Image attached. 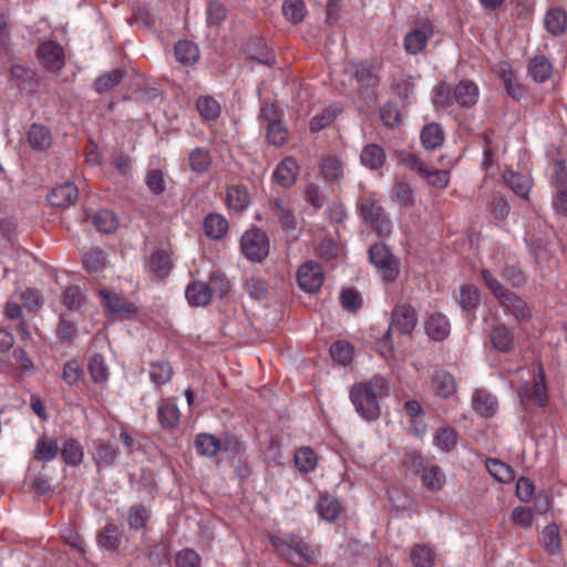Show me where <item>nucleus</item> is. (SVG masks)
<instances>
[{"mask_svg": "<svg viewBox=\"0 0 567 567\" xmlns=\"http://www.w3.org/2000/svg\"><path fill=\"white\" fill-rule=\"evenodd\" d=\"M421 143L426 150H435L442 145L444 133L442 127L436 123L427 124L421 131Z\"/></svg>", "mask_w": 567, "mask_h": 567, "instance_id": "c9c22d12", "label": "nucleus"}, {"mask_svg": "<svg viewBox=\"0 0 567 567\" xmlns=\"http://www.w3.org/2000/svg\"><path fill=\"white\" fill-rule=\"evenodd\" d=\"M299 287L309 293L316 292L323 282V272L319 264L307 261L301 265L297 272Z\"/></svg>", "mask_w": 567, "mask_h": 567, "instance_id": "6e6552de", "label": "nucleus"}, {"mask_svg": "<svg viewBox=\"0 0 567 567\" xmlns=\"http://www.w3.org/2000/svg\"><path fill=\"white\" fill-rule=\"evenodd\" d=\"M457 434L452 427H443L437 431L434 440L436 444L445 451H450L456 444Z\"/></svg>", "mask_w": 567, "mask_h": 567, "instance_id": "338daca9", "label": "nucleus"}, {"mask_svg": "<svg viewBox=\"0 0 567 567\" xmlns=\"http://www.w3.org/2000/svg\"><path fill=\"white\" fill-rule=\"evenodd\" d=\"M120 528L114 523H107L99 533L96 542L101 548L114 551L120 545Z\"/></svg>", "mask_w": 567, "mask_h": 567, "instance_id": "7c9ffc66", "label": "nucleus"}, {"mask_svg": "<svg viewBox=\"0 0 567 567\" xmlns=\"http://www.w3.org/2000/svg\"><path fill=\"white\" fill-rule=\"evenodd\" d=\"M61 455L66 464L75 466L82 462L83 451L76 440L69 439L62 446Z\"/></svg>", "mask_w": 567, "mask_h": 567, "instance_id": "864d4df0", "label": "nucleus"}, {"mask_svg": "<svg viewBox=\"0 0 567 567\" xmlns=\"http://www.w3.org/2000/svg\"><path fill=\"white\" fill-rule=\"evenodd\" d=\"M38 55L50 71H58L64 64L62 48L54 42L42 43L38 49Z\"/></svg>", "mask_w": 567, "mask_h": 567, "instance_id": "1a4fd4ad", "label": "nucleus"}, {"mask_svg": "<svg viewBox=\"0 0 567 567\" xmlns=\"http://www.w3.org/2000/svg\"><path fill=\"white\" fill-rule=\"evenodd\" d=\"M416 322V312L410 305H398L392 312V319L386 331V338H390L394 330H398L401 334H411Z\"/></svg>", "mask_w": 567, "mask_h": 567, "instance_id": "423d86ee", "label": "nucleus"}, {"mask_svg": "<svg viewBox=\"0 0 567 567\" xmlns=\"http://www.w3.org/2000/svg\"><path fill=\"white\" fill-rule=\"evenodd\" d=\"M339 109L337 106H331L322 110L319 114L315 115L309 124V127L312 132H319L326 127H328L336 118Z\"/></svg>", "mask_w": 567, "mask_h": 567, "instance_id": "6e6d98bb", "label": "nucleus"}, {"mask_svg": "<svg viewBox=\"0 0 567 567\" xmlns=\"http://www.w3.org/2000/svg\"><path fill=\"white\" fill-rule=\"evenodd\" d=\"M92 224L97 231L111 234L117 228V218L113 212L102 209L93 215Z\"/></svg>", "mask_w": 567, "mask_h": 567, "instance_id": "58836bf2", "label": "nucleus"}, {"mask_svg": "<svg viewBox=\"0 0 567 567\" xmlns=\"http://www.w3.org/2000/svg\"><path fill=\"white\" fill-rule=\"evenodd\" d=\"M425 330L433 340H444L450 333V323L442 313H433L425 322Z\"/></svg>", "mask_w": 567, "mask_h": 567, "instance_id": "4be33fe9", "label": "nucleus"}, {"mask_svg": "<svg viewBox=\"0 0 567 567\" xmlns=\"http://www.w3.org/2000/svg\"><path fill=\"white\" fill-rule=\"evenodd\" d=\"M421 480L431 491H439L445 482V475L437 465H432L422 471Z\"/></svg>", "mask_w": 567, "mask_h": 567, "instance_id": "a18cd8bd", "label": "nucleus"}, {"mask_svg": "<svg viewBox=\"0 0 567 567\" xmlns=\"http://www.w3.org/2000/svg\"><path fill=\"white\" fill-rule=\"evenodd\" d=\"M472 405L475 412L484 417H489L496 412V400L485 390H476L473 393Z\"/></svg>", "mask_w": 567, "mask_h": 567, "instance_id": "6ab92c4d", "label": "nucleus"}, {"mask_svg": "<svg viewBox=\"0 0 567 567\" xmlns=\"http://www.w3.org/2000/svg\"><path fill=\"white\" fill-rule=\"evenodd\" d=\"M298 166L293 158H285L274 172L275 181L282 187L291 186L297 177Z\"/></svg>", "mask_w": 567, "mask_h": 567, "instance_id": "5701e85b", "label": "nucleus"}, {"mask_svg": "<svg viewBox=\"0 0 567 567\" xmlns=\"http://www.w3.org/2000/svg\"><path fill=\"white\" fill-rule=\"evenodd\" d=\"M207 286L212 297L214 293L225 296L230 287L228 279L220 271H214L210 275Z\"/></svg>", "mask_w": 567, "mask_h": 567, "instance_id": "0e129e2a", "label": "nucleus"}, {"mask_svg": "<svg viewBox=\"0 0 567 567\" xmlns=\"http://www.w3.org/2000/svg\"><path fill=\"white\" fill-rule=\"evenodd\" d=\"M196 107L205 121H215L220 115L219 103L208 95L198 97Z\"/></svg>", "mask_w": 567, "mask_h": 567, "instance_id": "c03bdc74", "label": "nucleus"}, {"mask_svg": "<svg viewBox=\"0 0 567 567\" xmlns=\"http://www.w3.org/2000/svg\"><path fill=\"white\" fill-rule=\"evenodd\" d=\"M151 518V512L147 507L136 504L130 507L127 513V524L131 530H143L146 528Z\"/></svg>", "mask_w": 567, "mask_h": 567, "instance_id": "f704fd0d", "label": "nucleus"}, {"mask_svg": "<svg viewBox=\"0 0 567 567\" xmlns=\"http://www.w3.org/2000/svg\"><path fill=\"white\" fill-rule=\"evenodd\" d=\"M210 152L205 147H196L188 155L189 168L197 174H204L212 165Z\"/></svg>", "mask_w": 567, "mask_h": 567, "instance_id": "2f4dec72", "label": "nucleus"}, {"mask_svg": "<svg viewBox=\"0 0 567 567\" xmlns=\"http://www.w3.org/2000/svg\"><path fill=\"white\" fill-rule=\"evenodd\" d=\"M175 56L184 65H192L199 59L197 45L188 40H181L175 44Z\"/></svg>", "mask_w": 567, "mask_h": 567, "instance_id": "473e14b6", "label": "nucleus"}, {"mask_svg": "<svg viewBox=\"0 0 567 567\" xmlns=\"http://www.w3.org/2000/svg\"><path fill=\"white\" fill-rule=\"evenodd\" d=\"M358 207L364 221L370 224L380 236H386L391 233L392 224L390 219L383 208L373 199L362 197L358 202Z\"/></svg>", "mask_w": 567, "mask_h": 567, "instance_id": "7ed1b4c3", "label": "nucleus"}, {"mask_svg": "<svg viewBox=\"0 0 567 567\" xmlns=\"http://www.w3.org/2000/svg\"><path fill=\"white\" fill-rule=\"evenodd\" d=\"M82 261L89 274L99 276L106 266V254L100 248H94L83 255Z\"/></svg>", "mask_w": 567, "mask_h": 567, "instance_id": "c85d7f7f", "label": "nucleus"}, {"mask_svg": "<svg viewBox=\"0 0 567 567\" xmlns=\"http://www.w3.org/2000/svg\"><path fill=\"white\" fill-rule=\"evenodd\" d=\"M295 464L303 473H309L317 465V456L310 447H301L296 452Z\"/></svg>", "mask_w": 567, "mask_h": 567, "instance_id": "5fc2aeb1", "label": "nucleus"}, {"mask_svg": "<svg viewBox=\"0 0 567 567\" xmlns=\"http://www.w3.org/2000/svg\"><path fill=\"white\" fill-rule=\"evenodd\" d=\"M432 390L442 398L452 395L456 390L453 375L446 371H437L432 377Z\"/></svg>", "mask_w": 567, "mask_h": 567, "instance_id": "b1692460", "label": "nucleus"}, {"mask_svg": "<svg viewBox=\"0 0 567 567\" xmlns=\"http://www.w3.org/2000/svg\"><path fill=\"white\" fill-rule=\"evenodd\" d=\"M148 267L158 278L166 277L171 270L168 254L164 250H156L151 257Z\"/></svg>", "mask_w": 567, "mask_h": 567, "instance_id": "3c124183", "label": "nucleus"}, {"mask_svg": "<svg viewBox=\"0 0 567 567\" xmlns=\"http://www.w3.org/2000/svg\"><path fill=\"white\" fill-rule=\"evenodd\" d=\"M145 184L153 195H162L166 189L164 173L161 169H151L146 173Z\"/></svg>", "mask_w": 567, "mask_h": 567, "instance_id": "bf43d9fd", "label": "nucleus"}, {"mask_svg": "<svg viewBox=\"0 0 567 567\" xmlns=\"http://www.w3.org/2000/svg\"><path fill=\"white\" fill-rule=\"evenodd\" d=\"M62 303L71 311H81L85 305L86 295L82 287L74 285L64 289L62 296Z\"/></svg>", "mask_w": 567, "mask_h": 567, "instance_id": "c756f323", "label": "nucleus"}, {"mask_svg": "<svg viewBox=\"0 0 567 567\" xmlns=\"http://www.w3.org/2000/svg\"><path fill=\"white\" fill-rule=\"evenodd\" d=\"M546 30L553 35H561L567 29V13L560 8L549 10L545 16Z\"/></svg>", "mask_w": 567, "mask_h": 567, "instance_id": "393cba45", "label": "nucleus"}, {"mask_svg": "<svg viewBox=\"0 0 567 567\" xmlns=\"http://www.w3.org/2000/svg\"><path fill=\"white\" fill-rule=\"evenodd\" d=\"M354 78L363 89L362 95L367 100V104L373 105L375 103V96L371 89L378 83V78L367 65L358 66L354 72Z\"/></svg>", "mask_w": 567, "mask_h": 567, "instance_id": "2eb2a0df", "label": "nucleus"}, {"mask_svg": "<svg viewBox=\"0 0 567 567\" xmlns=\"http://www.w3.org/2000/svg\"><path fill=\"white\" fill-rule=\"evenodd\" d=\"M330 354L333 360L346 365L351 361L352 347L347 341H342V340L336 341L330 348Z\"/></svg>", "mask_w": 567, "mask_h": 567, "instance_id": "052dcab7", "label": "nucleus"}, {"mask_svg": "<svg viewBox=\"0 0 567 567\" xmlns=\"http://www.w3.org/2000/svg\"><path fill=\"white\" fill-rule=\"evenodd\" d=\"M369 259L382 272L383 279L393 281L398 276L399 262L386 245L382 243L372 245L369 249Z\"/></svg>", "mask_w": 567, "mask_h": 567, "instance_id": "39448f33", "label": "nucleus"}, {"mask_svg": "<svg viewBox=\"0 0 567 567\" xmlns=\"http://www.w3.org/2000/svg\"><path fill=\"white\" fill-rule=\"evenodd\" d=\"M380 117L383 124L390 128L396 127L401 121L400 112L392 103H386L380 109Z\"/></svg>", "mask_w": 567, "mask_h": 567, "instance_id": "69168bd1", "label": "nucleus"}, {"mask_svg": "<svg viewBox=\"0 0 567 567\" xmlns=\"http://www.w3.org/2000/svg\"><path fill=\"white\" fill-rule=\"evenodd\" d=\"M411 561L415 567H432L434 553L427 545L417 544L411 551Z\"/></svg>", "mask_w": 567, "mask_h": 567, "instance_id": "603ef678", "label": "nucleus"}, {"mask_svg": "<svg viewBox=\"0 0 567 567\" xmlns=\"http://www.w3.org/2000/svg\"><path fill=\"white\" fill-rule=\"evenodd\" d=\"M89 371L95 383H103L109 379V367L106 365L104 358L99 353H95L90 358Z\"/></svg>", "mask_w": 567, "mask_h": 567, "instance_id": "de8ad7c7", "label": "nucleus"}, {"mask_svg": "<svg viewBox=\"0 0 567 567\" xmlns=\"http://www.w3.org/2000/svg\"><path fill=\"white\" fill-rule=\"evenodd\" d=\"M538 379L535 380L533 386L525 384L524 388L518 390V394L522 401L529 400L537 403L538 405H545L547 401V391L543 368H538Z\"/></svg>", "mask_w": 567, "mask_h": 567, "instance_id": "f8f14e48", "label": "nucleus"}, {"mask_svg": "<svg viewBox=\"0 0 567 567\" xmlns=\"http://www.w3.org/2000/svg\"><path fill=\"white\" fill-rule=\"evenodd\" d=\"M175 564L177 567H199L200 557L193 549H184L176 555Z\"/></svg>", "mask_w": 567, "mask_h": 567, "instance_id": "774afa93", "label": "nucleus"}, {"mask_svg": "<svg viewBox=\"0 0 567 567\" xmlns=\"http://www.w3.org/2000/svg\"><path fill=\"white\" fill-rule=\"evenodd\" d=\"M100 296L105 308L112 313L128 316L136 310L134 303L128 302L122 295L100 290Z\"/></svg>", "mask_w": 567, "mask_h": 567, "instance_id": "9b49d317", "label": "nucleus"}, {"mask_svg": "<svg viewBox=\"0 0 567 567\" xmlns=\"http://www.w3.org/2000/svg\"><path fill=\"white\" fill-rule=\"evenodd\" d=\"M433 34V27L426 20H417L404 38V49L409 54L415 55L426 47L427 39Z\"/></svg>", "mask_w": 567, "mask_h": 567, "instance_id": "0eeeda50", "label": "nucleus"}, {"mask_svg": "<svg viewBox=\"0 0 567 567\" xmlns=\"http://www.w3.org/2000/svg\"><path fill=\"white\" fill-rule=\"evenodd\" d=\"M157 419L163 429L172 430L179 422V411L172 402H163L157 410Z\"/></svg>", "mask_w": 567, "mask_h": 567, "instance_id": "e433bc0d", "label": "nucleus"}, {"mask_svg": "<svg viewBox=\"0 0 567 567\" xmlns=\"http://www.w3.org/2000/svg\"><path fill=\"white\" fill-rule=\"evenodd\" d=\"M240 249L247 259L251 261H261L269 252L267 235L258 228L247 230L241 236Z\"/></svg>", "mask_w": 567, "mask_h": 567, "instance_id": "20e7f679", "label": "nucleus"}, {"mask_svg": "<svg viewBox=\"0 0 567 567\" xmlns=\"http://www.w3.org/2000/svg\"><path fill=\"white\" fill-rule=\"evenodd\" d=\"M497 299L502 306L518 321H523L529 318L530 313L525 301L509 290H506L505 293H503V296Z\"/></svg>", "mask_w": 567, "mask_h": 567, "instance_id": "4468645a", "label": "nucleus"}, {"mask_svg": "<svg viewBox=\"0 0 567 567\" xmlns=\"http://www.w3.org/2000/svg\"><path fill=\"white\" fill-rule=\"evenodd\" d=\"M47 198L52 206L64 208L75 203L78 188L72 183H64L54 187Z\"/></svg>", "mask_w": 567, "mask_h": 567, "instance_id": "9d476101", "label": "nucleus"}, {"mask_svg": "<svg viewBox=\"0 0 567 567\" xmlns=\"http://www.w3.org/2000/svg\"><path fill=\"white\" fill-rule=\"evenodd\" d=\"M491 342L497 351L509 352L515 342L514 333L504 323H499L491 331Z\"/></svg>", "mask_w": 567, "mask_h": 567, "instance_id": "a211bd4d", "label": "nucleus"}, {"mask_svg": "<svg viewBox=\"0 0 567 567\" xmlns=\"http://www.w3.org/2000/svg\"><path fill=\"white\" fill-rule=\"evenodd\" d=\"M499 78L503 81L507 94L514 100L519 101L524 95V89L516 81L513 72L508 68L502 66L499 70Z\"/></svg>", "mask_w": 567, "mask_h": 567, "instance_id": "8fccbe9b", "label": "nucleus"}, {"mask_svg": "<svg viewBox=\"0 0 567 567\" xmlns=\"http://www.w3.org/2000/svg\"><path fill=\"white\" fill-rule=\"evenodd\" d=\"M317 512L323 519L331 522L340 514V503L331 495H322L317 502Z\"/></svg>", "mask_w": 567, "mask_h": 567, "instance_id": "4c0bfd02", "label": "nucleus"}, {"mask_svg": "<svg viewBox=\"0 0 567 567\" xmlns=\"http://www.w3.org/2000/svg\"><path fill=\"white\" fill-rule=\"evenodd\" d=\"M274 212L287 235L297 238V219L288 205L284 200L277 199L274 204Z\"/></svg>", "mask_w": 567, "mask_h": 567, "instance_id": "ddd939ff", "label": "nucleus"}, {"mask_svg": "<svg viewBox=\"0 0 567 567\" xmlns=\"http://www.w3.org/2000/svg\"><path fill=\"white\" fill-rule=\"evenodd\" d=\"M59 447L54 440L49 437H41L37 442L34 450V457L41 462H49L58 454Z\"/></svg>", "mask_w": 567, "mask_h": 567, "instance_id": "49530a36", "label": "nucleus"}, {"mask_svg": "<svg viewBox=\"0 0 567 567\" xmlns=\"http://www.w3.org/2000/svg\"><path fill=\"white\" fill-rule=\"evenodd\" d=\"M389 382L382 375H374L365 382H357L351 386L350 400L358 414L374 421L381 414L379 401L389 395Z\"/></svg>", "mask_w": 567, "mask_h": 567, "instance_id": "f257e3e1", "label": "nucleus"}, {"mask_svg": "<svg viewBox=\"0 0 567 567\" xmlns=\"http://www.w3.org/2000/svg\"><path fill=\"white\" fill-rule=\"evenodd\" d=\"M504 181L507 186L519 197L526 198L529 192V182L527 177L517 174L513 171H507L504 173Z\"/></svg>", "mask_w": 567, "mask_h": 567, "instance_id": "37998d69", "label": "nucleus"}, {"mask_svg": "<svg viewBox=\"0 0 567 567\" xmlns=\"http://www.w3.org/2000/svg\"><path fill=\"white\" fill-rule=\"evenodd\" d=\"M194 445L196 452L206 457H213L221 450L220 441L216 436L207 433L197 434Z\"/></svg>", "mask_w": 567, "mask_h": 567, "instance_id": "a878e982", "label": "nucleus"}, {"mask_svg": "<svg viewBox=\"0 0 567 567\" xmlns=\"http://www.w3.org/2000/svg\"><path fill=\"white\" fill-rule=\"evenodd\" d=\"M124 76L125 72L120 69L106 72L94 81V90L100 94L109 92L118 85Z\"/></svg>", "mask_w": 567, "mask_h": 567, "instance_id": "ea45409f", "label": "nucleus"}, {"mask_svg": "<svg viewBox=\"0 0 567 567\" xmlns=\"http://www.w3.org/2000/svg\"><path fill=\"white\" fill-rule=\"evenodd\" d=\"M486 468L498 482L508 483L515 478L514 470L499 460L488 458L486 461Z\"/></svg>", "mask_w": 567, "mask_h": 567, "instance_id": "a19ab883", "label": "nucleus"}, {"mask_svg": "<svg viewBox=\"0 0 567 567\" xmlns=\"http://www.w3.org/2000/svg\"><path fill=\"white\" fill-rule=\"evenodd\" d=\"M185 296L188 303L193 307H205L212 299L209 288L204 281L189 284L186 288Z\"/></svg>", "mask_w": 567, "mask_h": 567, "instance_id": "dca6fc26", "label": "nucleus"}, {"mask_svg": "<svg viewBox=\"0 0 567 567\" xmlns=\"http://www.w3.org/2000/svg\"><path fill=\"white\" fill-rule=\"evenodd\" d=\"M543 543L546 550L551 555L560 550L559 530L556 524H549L544 528Z\"/></svg>", "mask_w": 567, "mask_h": 567, "instance_id": "4d7b16f0", "label": "nucleus"}, {"mask_svg": "<svg viewBox=\"0 0 567 567\" xmlns=\"http://www.w3.org/2000/svg\"><path fill=\"white\" fill-rule=\"evenodd\" d=\"M228 221L219 214H209L204 220L205 234L212 239H220L227 233Z\"/></svg>", "mask_w": 567, "mask_h": 567, "instance_id": "72a5a7b5", "label": "nucleus"}, {"mask_svg": "<svg viewBox=\"0 0 567 567\" xmlns=\"http://www.w3.org/2000/svg\"><path fill=\"white\" fill-rule=\"evenodd\" d=\"M306 12L303 0H285L282 3V14L292 24L300 23Z\"/></svg>", "mask_w": 567, "mask_h": 567, "instance_id": "79ce46f5", "label": "nucleus"}, {"mask_svg": "<svg viewBox=\"0 0 567 567\" xmlns=\"http://www.w3.org/2000/svg\"><path fill=\"white\" fill-rule=\"evenodd\" d=\"M118 447L115 444L97 443L93 453L97 467H109L115 464Z\"/></svg>", "mask_w": 567, "mask_h": 567, "instance_id": "bb28decb", "label": "nucleus"}, {"mask_svg": "<svg viewBox=\"0 0 567 567\" xmlns=\"http://www.w3.org/2000/svg\"><path fill=\"white\" fill-rule=\"evenodd\" d=\"M266 137L275 146H281L287 140V130L280 121L267 124Z\"/></svg>", "mask_w": 567, "mask_h": 567, "instance_id": "680f3d73", "label": "nucleus"}, {"mask_svg": "<svg viewBox=\"0 0 567 567\" xmlns=\"http://www.w3.org/2000/svg\"><path fill=\"white\" fill-rule=\"evenodd\" d=\"M28 142L34 151H45L52 144V135L48 127L41 124H32L28 132Z\"/></svg>", "mask_w": 567, "mask_h": 567, "instance_id": "f3484780", "label": "nucleus"}, {"mask_svg": "<svg viewBox=\"0 0 567 567\" xmlns=\"http://www.w3.org/2000/svg\"><path fill=\"white\" fill-rule=\"evenodd\" d=\"M551 69L550 61L544 55L534 56L528 63V73L538 83L549 79Z\"/></svg>", "mask_w": 567, "mask_h": 567, "instance_id": "cd10ccee", "label": "nucleus"}, {"mask_svg": "<svg viewBox=\"0 0 567 567\" xmlns=\"http://www.w3.org/2000/svg\"><path fill=\"white\" fill-rule=\"evenodd\" d=\"M172 373L168 362H157L152 364L150 377L155 384L161 385L171 380Z\"/></svg>", "mask_w": 567, "mask_h": 567, "instance_id": "e2e57ef3", "label": "nucleus"}, {"mask_svg": "<svg viewBox=\"0 0 567 567\" xmlns=\"http://www.w3.org/2000/svg\"><path fill=\"white\" fill-rule=\"evenodd\" d=\"M420 177L430 186L445 188L450 181V173L446 169L425 167Z\"/></svg>", "mask_w": 567, "mask_h": 567, "instance_id": "09e8293b", "label": "nucleus"}, {"mask_svg": "<svg viewBox=\"0 0 567 567\" xmlns=\"http://www.w3.org/2000/svg\"><path fill=\"white\" fill-rule=\"evenodd\" d=\"M360 159L365 167L377 171L384 165L386 155L378 144H369L363 147Z\"/></svg>", "mask_w": 567, "mask_h": 567, "instance_id": "412c9836", "label": "nucleus"}, {"mask_svg": "<svg viewBox=\"0 0 567 567\" xmlns=\"http://www.w3.org/2000/svg\"><path fill=\"white\" fill-rule=\"evenodd\" d=\"M458 302L465 312H472L478 305V290L474 286L461 287Z\"/></svg>", "mask_w": 567, "mask_h": 567, "instance_id": "13d9d810", "label": "nucleus"}, {"mask_svg": "<svg viewBox=\"0 0 567 567\" xmlns=\"http://www.w3.org/2000/svg\"><path fill=\"white\" fill-rule=\"evenodd\" d=\"M456 103L464 107H471L477 102L478 89L471 81H462L453 91Z\"/></svg>", "mask_w": 567, "mask_h": 567, "instance_id": "aec40b11", "label": "nucleus"}, {"mask_svg": "<svg viewBox=\"0 0 567 567\" xmlns=\"http://www.w3.org/2000/svg\"><path fill=\"white\" fill-rule=\"evenodd\" d=\"M270 542L276 553L292 565L315 563L318 558L317 550L292 534L271 536Z\"/></svg>", "mask_w": 567, "mask_h": 567, "instance_id": "f03ea898", "label": "nucleus"}]
</instances>
